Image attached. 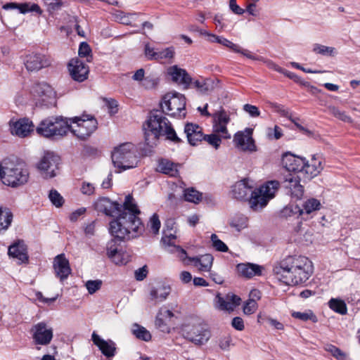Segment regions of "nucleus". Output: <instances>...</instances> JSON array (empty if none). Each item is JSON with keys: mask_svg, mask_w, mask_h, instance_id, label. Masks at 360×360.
<instances>
[{"mask_svg": "<svg viewBox=\"0 0 360 360\" xmlns=\"http://www.w3.org/2000/svg\"><path fill=\"white\" fill-rule=\"evenodd\" d=\"M250 207L254 210L262 209L265 207L269 199L264 193H259V189H253L252 193L249 198Z\"/></svg>", "mask_w": 360, "mask_h": 360, "instance_id": "nucleus-33", "label": "nucleus"}, {"mask_svg": "<svg viewBox=\"0 0 360 360\" xmlns=\"http://www.w3.org/2000/svg\"><path fill=\"white\" fill-rule=\"evenodd\" d=\"M257 302L253 299H250L243 307V311L245 314H252L257 309Z\"/></svg>", "mask_w": 360, "mask_h": 360, "instance_id": "nucleus-57", "label": "nucleus"}, {"mask_svg": "<svg viewBox=\"0 0 360 360\" xmlns=\"http://www.w3.org/2000/svg\"><path fill=\"white\" fill-rule=\"evenodd\" d=\"M80 190L83 194L91 195L94 193L95 188L94 185L91 183L83 182Z\"/></svg>", "mask_w": 360, "mask_h": 360, "instance_id": "nucleus-62", "label": "nucleus"}, {"mask_svg": "<svg viewBox=\"0 0 360 360\" xmlns=\"http://www.w3.org/2000/svg\"><path fill=\"white\" fill-rule=\"evenodd\" d=\"M187 338L198 345L204 344L207 342V340L210 338V332L205 327V325L198 324L196 326H193L188 332H187Z\"/></svg>", "mask_w": 360, "mask_h": 360, "instance_id": "nucleus-21", "label": "nucleus"}, {"mask_svg": "<svg viewBox=\"0 0 360 360\" xmlns=\"http://www.w3.org/2000/svg\"><path fill=\"white\" fill-rule=\"evenodd\" d=\"M170 293V288L161 285L158 288H153L150 292V300L156 302L164 301Z\"/></svg>", "mask_w": 360, "mask_h": 360, "instance_id": "nucleus-35", "label": "nucleus"}, {"mask_svg": "<svg viewBox=\"0 0 360 360\" xmlns=\"http://www.w3.org/2000/svg\"><path fill=\"white\" fill-rule=\"evenodd\" d=\"M70 131L75 136L80 140L87 139L91 134L97 129V120L89 115L75 117L68 119Z\"/></svg>", "mask_w": 360, "mask_h": 360, "instance_id": "nucleus-7", "label": "nucleus"}, {"mask_svg": "<svg viewBox=\"0 0 360 360\" xmlns=\"http://www.w3.org/2000/svg\"><path fill=\"white\" fill-rule=\"evenodd\" d=\"M250 180L244 179L236 182L231 190L234 198L240 200H248L253 191V186L249 183Z\"/></svg>", "mask_w": 360, "mask_h": 360, "instance_id": "nucleus-22", "label": "nucleus"}, {"mask_svg": "<svg viewBox=\"0 0 360 360\" xmlns=\"http://www.w3.org/2000/svg\"><path fill=\"white\" fill-rule=\"evenodd\" d=\"M53 268L56 276L61 281L66 279L71 273L69 261L63 254L58 255L54 259Z\"/></svg>", "mask_w": 360, "mask_h": 360, "instance_id": "nucleus-24", "label": "nucleus"}, {"mask_svg": "<svg viewBox=\"0 0 360 360\" xmlns=\"http://www.w3.org/2000/svg\"><path fill=\"white\" fill-rule=\"evenodd\" d=\"M218 308L221 310L233 311L240 304L241 299L236 295L227 294L225 297L217 296Z\"/></svg>", "mask_w": 360, "mask_h": 360, "instance_id": "nucleus-27", "label": "nucleus"}, {"mask_svg": "<svg viewBox=\"0 0 360 360\" xmlns=\"http://www.w3.org/2000/svg\"><path fill=\"white\" fill-rule=\"evenodd\" d=\"M157 171L172 177L179 174L178 165L166 159H162L159 161Z\"/></svg>", "mask_w": 360, "mask_h": 360, "instance_id": "nucleus-34", "label": "nucleus"}, {"mask_svg": "<svg viewBox=\"0 0 360 360\" xmlns=\"http://www.w3.org/2000/svg\"><path fill=\"white\" fill-rule=\"evenodd\" d=\"M252 129L246 128L244 131H238L233 137L236 146L243 151L255 152L257 150L255 141L252 136Z\"/></svg>", "mask_w": 360, "mask_h": 360, "instance_id": "nucleus-14", "label": "nucleus"}, {"mask_svg": "<svg viewBox=\"0 0 360 360\" xmlns=\"http://www.w3.org/2000/svg\"><path fill=\"white\" fill-rule=\"evenodd\" d=\"M2 8L4 10L18 9L21 14L27 13H36L38 15L42 14V10L37 4L32 2L16 3L10 2L3 5Z\"/></svg>", "mask_w": 360, "mask_h": 360, "instance_id": "nucleus-23", "label": "nucleus"}, {"mask_svg": "<svg viewBox=\"0 0 360 360\" xmlns=\"http://www.w3.org/2000/svg\"><path fill=\"white\" fill-rule=\"evenodd\" d=\"M327 111L329 114L333 115L338 120L345 122L352 123V119L347 115L345 111L340 110L338 108L330 105L327 108Z\"/></svg>", "mask_w": 360, "mask_h": 360, "instance_id": "nucleus-42", "label": "nucleus"}, {"mask_svg": "<svg viewBox=\"0 0 360 360\" xmlns=\"http://www.w3.org/2000/svg\"><path fill=\"white\" fill-rule=\"evenodd\" d=\"M150 227L151 231L157 234L159 232L160 228V221L157 214H153L150 219Z\"/></svg>", "mask_w": 360, "mask_h": 360, "instance_id": "nucleus-56", "label": "nucleus"}, {"mask_svg": "<svg viewBox=\"0 0 360 360\" xmlns=\"http://www.w3.org/2000/svg\"><path fill=\"white\" fill-rule=\"evenodd\" d=\"M211 241L212 243V246L214 249L219 252H226L229 250L227 245L220 239H219L218 236L213 233L211 236Z\"/></svg>", "mask_w": 360, "mask_h": 360, "instance_id": "nucleus-50", "label": "nucleus"}, {"mask_svg": "<svg viewBox=\"0 0 360 360\" xmlns=\"http://www.w3.org/2000/svg\"><path fill=\"white\" fill-rule=\"evenodd\" d=\"M300 176L296 173L289 174L283 181L286 193L295 200L300 199L304 194V187L300 184Z\"/></svg>", "mask_w": 360, "mask_h": 360, "instance_id": "nucleus-13", "label": "nucleus"}, {"mask_svg": "<svg viewBox=\"0 0 360 360\" xmlns=\"http://www.w3.org/2000/svg\"><path fill=\"white\" fill-rule=\"evenodd\" d=\"M168 74L172 76L174 82L184 84L187 87L191 82V77L184 69L179 68L176 65L171 67L168 70Z\"/></svg>", "mask_w": 360, "mask_h": 360, "instance_id": "nucleus-31", "label": "nucleus"}, {"mask_svg": "<svg viewBox=\"0 0 360 360\" xmlns=\"http://www.w3.org/2000/svg\"><path fill=\"white\" fill-rule=\"evenodd\" d=\"M34 125L29 119L23 118L20 119L17 122H15L13 125V134L20 136L25 137L30 132L33 131Z\"/></svg>", "mask_w": 360, "mask_h": 360, "instance_id": "nucleus-30", "label": "nucleus"}, {"mask_svg": "<svg viewBox=\"0 0 360 360\" xmlns=\"http://www.w3.org/2000/svg\"><path fill=\"white\" fill-rule=\"evenodd\" d=\"M94 207L98 212H103L107 216L115 217V219H117L124 212H129V210H125L124 202L122 205L105 197L99 198L95 202Z\"/></svg>", "mask_w": 360, "mask_h": 360, "instance_id": "nucleus-10", "label": "nucleus"}, {"mask_svg": "<svg viewBox=\"0 0 360 360\" xmlns=\"http://www.w3.org/2000/svg\"><path fill=\"white\" fill-rule=\"evenodd\" d=\"M248 218L245 215L237 214L231 219L229 224L237 231H240L248 226Z\"/></svg>", "mask_w": 360, "mask_h": 360, "instance_id": "nucleus-37", "label": "nucleus"}, {"mask_svg": "<svg viewBox=\"0 0 360 360\" xmlns=\"http://www.w3.org/2000/svg\"><path fill=\"white\" fill-rule=\"evenodd\" d=\"M238 273L245 278H252L262 274V267L258 264L251 263H241L236 266Z\"/></svg>", "mask_w": 360, "mask_h": 360, "instance_id": "nucleus-29", "label": "nucleus"}, {"mask_svg": "<svg viewBox=\"0 0 360 360\" xmlns=\"http://www.w3.org/2000/svg\"><path fill=\"white\" fill-rule=\"evenodd\" d=\"M185 200L193 203H198L201 200V193L193 188H187L184 191Z\"/></svg>", "mask_w": 360, "mask_h": 360, "instance_id": "nucleus-45", "label": "nucleus"}, {"mask_svg": "<svg viewBox=\"0 0 360 360\" xmlns=\"http://www.w3.org/2000/svg\"><path fill=\"white\" fill-rule=\"evenodd\" d=\"M321 207L320 202L315 198H310L307 200L302 205L303 214H309L314 211L319 210Z\"/></svg>", "mask_w": 360, "mask_h": 360, "instance_id": "nucleus-44", "label": "nucleus"}, {"mask_svg": "<svg viewBox=\"0 0 360 360\" xmlns=\"http://www.w3.org/2000/svg\"><path fill=\"white\" fill-rule=\"evenodd\" d=\"M136 15V13H126L122 11H116L113 13V17L115 21L128 25L131 24L132 17Z\"/></svg>", "mask_w": 360, "mask_h": 360, "instance_id": "nucleus-43", "label": "nucleus"}, {"mask_svg": "<svg viewBox=\"0 0 360 360\" xmlns=\"http://www.w3.org/2000/svg\"><path fill=\"white\" fill-rule=\"evenodd\" d=\"M188 259L199 271H210L214 258L211 255L205 254L200 257H189Z\"/></svg>", "mask_w": 360, "mask_h": 360, "instance_id": "nucleus-32", "label": "nucleus"}, {"mask_svg": "<svg viewBox=\"0 0 360 360\" xmlns=\"http://www.w3.org/2000/svg\"><path fill=\"white\" fill-rule=\"evenodd\" d=\"M292 316L304 321L311 320L313 323H316L318 321L316 316L311 310L306 312L295 311L292 314Z\"/></svg>", "mask_w": 360, "mask_h": 360, "instance_id": "nucleus-48", "label": "nucleus"}, {"mask_svg": "<svg viewBox=\"0 0 360 360\" xmlns=\"http://www.w3.org/2000/svg\"><path fill=\"white\" fill-rule=\"evenodd\" d=\"M148 274L147 267L144 266L135 271V278L137 281H143Z\"/></svg>", "mask_w": 360, "mask_h": 360, "instance_id": "nucleus-64", "label": "nucleus"}, {"mask_svg": "<svg viewBox=\"0 0 360 360\" xmlns=\"http://www.w3.org/2000/svg\"><path fill=\"white\" fill-rule=\"evenodd\" d=\"M304 158L295 155L290 153H285L283 155L281 163L288 172L302 174V168L304 166Z\"/></svg>", "mask_w": 360, "mask_h": 360, "instance_id": "nucleus-19", "label": "nucleus"}, {"mask_svg": "<svg viewBox=\"0 0 360 360\" xmlns=\"http://www.w3.org/2000/svg\"><path fill=\"white\" fill-rule=\"evenodd\" d=\"M132 333L139 340L148 342L151 339L150 332L144 327L135 323L133 325Z\"/></svg>", "mask_w": 360, "mask_h": 360, "instance_id": "nucleus-40", "label": "nucleus"}, {"mask_svg": "<svg viewBox=\"0 0 360 360\" xmlns=\"http://www.w3.org/2000/svg\"><path fill=\"white\" fill-rule=\"evenodd\" d=\"M176 239L174 234L165 235L161 239V242L169 252L177 253L178 256L184 260L186 258V252L179 245H175L173 240Z\"/></svg>", "mask_w": 360, "mask_h": 360, "instance_id": "nucleus-28", "label": "nucleus"}, {"mask_svg": "<svg viewBox=\"0 0 360 360\" xmlns=\"http://www.w3.org/2000/svg\"><path fill=\"white\" fill-rule=\"evenodd\" d=\"M68 70L72 79L82 82L88 78L89 68L79 58H72L68 63Z\"/></svg>", "mask_w": 360, "mask_h": 360, "instance_id": "nucleus-17", "label": "nucleus"}, {"mask_svg": "<svg viewBox=\"0 0 360 360\" xmlns=\"http://www.w3.org/2000/svg\"><path fill=\"white\" fill-rule=\"evenodd\" d=\"M194 85L201 93L206 94L210 91V85L207 81L197 80L194 82Z\"/></svg>", "mask_w": 360, "mask_h": 360, "instance_id": "nucleus-60", "label": "nucleus"}, {"mask_svg": "<svg viewBox=\"0 0 360 360\" xmlns=\"http://www.w3.org/2000/svg\"><path fill=\"white\" fill-rule=\"evenodd\" d=\"M8 254L18 260L19 264L28 262L27 248L22 241H18L8 248Z\"/></svg>", "mask_w": 360, "mask_h": 360, "instance_id": "nucleus-26", "label": "nucleus"}, {"mask_svg": "<svg viewBox=\"0 0 360 360\" xmlns=\"http://www.w3.org/2000/svg\"><path fill=\"white\" fill-rule=\"evenodd\" d=\"M30 333L35 345H48L53 337V328L45 322H39L30 329Z\"/></svg>", "mask_w": 360, "mask_h": 360, "instance_id": "nucleus-11", "label": "nucleus"}, {"mask_svg": "<svg viewBox=\"0 0 360 360\" xmlns=\"http://www.w3.org/2000/svg\"><path fill=\"white\" fill-rule=\"evenodd\" d=\"M243 110L252 117H257L260 115L258 108L251 104H245L243 105Z\"/></svg>", "mask_w": 360, "mask_h": 360, "instance_id": "nucleus-58", "label": "nucleus"}, {"mask_svg": "<svg viewBox=\"0 0 360 360\" xmlns=\"http://www.w3.org/2000/svg\"><path fill=\"white\" fill-rule=\"evenodd\" d=\"M70 129L68 118L50 117L43 120L37 127V132L46 138L58 139L65 136Z\"/></svg>", "mask_w": 360, "mask_h": 360, "instance_id": "nucleus-5", "label": "nucleus"}, {"mask_svg": "<svg viewBox=\"0 0 360 360\" xmlns=\"http://www.w3.org/2000/svg\"><path fill=\"white\" fill-rule=\"evenodd\" d=\"M155 60H160L163 59H170L172 58L174 56V49L172 47L167 48L163 50L157 51L155 54Z\"/></svg>", "mask_w": 360, "mask_h": 360, "instance_id": "nucleus-51", "label": "nucleus"}, {"mask_svg": "<svg viewBox=\"0 0 360 360\" xmlns=\"http://www.w3.org/2000/svg\"><path fill=\"white\" fill-rule=\"evenodd\" d=\"M52 60L44 54L31 53L25 56L24 65L28 72H37L51 65Z\"/></svg>", "mask_w": 360, "mask_h": 360, "instance_id": "nucleus-12", "label": "nucleus"}, {"mask_svg": "<svg viewBox=\"0 0 360 360\" xmlns=\"http://www.w3.org/2000/svg\"><path fill=\"white\" fill-rule=\"evenodd\" d=\"M214 132L210 135H205L203 140L206 141L210 145L212 146L214 148L217 149L221 142V138Z\"/></svg>", "mask_w": 360, "mask_h": 360, "instance_id": "nucleus-53", "label": "nucleus"}, {"mask_svg": "<svg viewBox=\"0 0 360 360\" xmlns=\"http://www.w3.org/2000/svg\"><path fill=\"white\" fill-rule=\"evenodd\" d=\"M184 133L186 134L188 143L192 146L197 145L205 138L202 128L193 123H187L185 125Z\"/></svg>", "mask_w": 360, "mask_h": 360, "instance_id": "nucleus-25", "label": "nucleus"}, {"mask_svg": "<svg viewBox=\"0 0 360 360\" xmlns=\"http://www.w3.org/2000/svg\"><path fill=\"white\" fill-rule=\"evenodd\" d=\"M60 163V158L53 152H46L38 163V169L46 179L57 175Z\"/></svg>", "mask_w": 360, "mask_h": 360, "instance_id": "nucleus-9", "label": "nucleus"}, {"mask_svg": "<svg viewBox=\"0 0 360 360\" xmlns=\"http://www.w3.org/2000/svg\"><path fill=\"white\" fill-rule=\"evenodd\" d=\"M111 158L115 167L122 170L134 168L138 162L136 150L131 143H124L115 148Z\"/></svg>", "mask_w": 360, "mask_h": 360, "instance_id": "nucleus-6", "label": "nucleus"}, {"mask_svg": "<svg viewBox=\"0 0 360 360\" xmlns=\"http://www.w3.org/2000/svg\"><path fill=\"white\" fill-rule=\"evenodd\" d=\"M162 112L175 117H186V98L184 95L174 92L165 94L161 103Z\"/></svg>", "mask_w": 360, "mask_h": 360, "instance_id": "nucleus-8", "label": "nucleus"}, {"mask_svg": "<svg viewBox=\"0 0 360 360\" xmlns=\"http://www.w3.org/2000/svg\"><path fill=\"white\" fill-rule=\"evenodd\" d=\"M91 52L90 46L86 42H82L79 47V56L80 57H87Z\"/></svg>", "mask_w": 360, "mask_h": 360, "instance_id": "nucleus-61", "label": "nucleus"}, {"mask_svg": "<svg viewBox=\"0 0 360 360\" xmlns=\"http://www.w3.org/2000/svg\"><path fill=\"white\" fill-rule=\"evenodd\" d=\"M47 10L50 13H55L60 11L63 6V2L62 0H49L46 2Z\"/></svg>", "mask_w": 360, "mask_h": 360, "instance_id": "nucleus-54", "label": "nucleus"}, {"mask_svg": "<svg viewBox=\"0 0 360 360\" xmlns=\"http://www.w3.org/2000/svg\"><path fill=\"white\" fill-rule=\"evenodd\" d=\"M213 131L218 134L221 138L231 139V134L228 132L226 125L230 121L229 115L224 110L218 111L212 115Z\"/></svg>", "mask_w": 360, "mask_h": 360, "instance_id": "nucleus-15", "label": "nucleus"}, {"mask_svg": "<svg viewBox=\"0 0 360 360\" xmlns=\"http://www.w3.org/2000/svg\"><path fill=\"white\" fill-rule=\"evenodd\" d=\"M231 326L237 330H243L245 328L244 322L242 318L239 316L234 317L232 319Z\"/></svg>", "mask_w": 360, "mask_h": 360, "instance_id": "nucleus-63", "label": "nucleus"}, {"mask_svg": "<svg viewBox=\"0 0 360 360\" xmlns=\"http://www.w3.org/2000/svg\"><path fill=\"white\" fill-rule=\"evenodd\" d=\"M313 51L323 56H334L336 53L335 49L324 45L316 44L314 45Z\"/></svg>", "mask_w": 360, "mask_h": 360, "instance_id": "nucleus-46", "label": "nucleus"}, {"mask_svg": "<svg viewBox=\"0 0 360 360\" xmlns=\"http://www.w3.org/2000/svg\"><path fill=\"white\" fill-rule=\"evenodd\" d=\"M280 183L278 181H269L260 186L259 193H264L269 199L274 198L276 192L278 189Z\"/></svg>", "mask_w": 360, "mask_h": 360, "instance_id": "nucleus-36", "label": "nucleus"}, {"mask_svg": "<svg viewBox=\"0 0 360 360\" xmlns=\"http://www.w3.org/2000/svg\"><path fill=\"white\" fill-rule=\"evenodd\" d=\"M31 92L34 96L40 98L41 102L45 105H51L55 103L56 92L47 83L35 84L32 87Z\"/></svg>", "mask_w": 360, "mask_h": 360, "instance_id": "nucleus-16", "label": "nucleus"}, {"mask_svg": "<svg viewBox=\"0 0 360 360\" xmlns=\"http://www.w3.org/2000/svg\"><path fill=\"white\" fill-rule=\"evenodd\" d=\"M328 305L332 310L337 313H339L342 315L347 314V305L345 301L340 299L331 298L328 302Z\"/></svg>", "mask_w": 360, "mask_h": 360, "instance_id": "nucleus-41", "label": "nucleus"}, {"mask_svg": "<svg viewBox=\"0 0 360 360\" xmlns=\"http://www.w3.org/2000/svg\"><path fill=\"white\" fill-rule=\"evenodd\" d=\"M323 161L321 157L314 155L310 161L304 160V166L302 168V174L308 180L316 176L323 170Z\"/></svg>", "mask_w": 360, "mask_h": 360, "instance_id": "nucleus-18", "label": "nucleus"}, {"mask_svg": "<svg viewBox=\"0 0 360 360\" xmlns=\"http://www.w3.org/2000/svg\"><path fill=\"white\" fill-rule=\"evenodd\" d=\"M274 272L279 280L288 285L305 283L312 275V262L302 255H290L283 259L275 266Z\"/></svg>", "mask_w": 360, "mask_h": 360, "instance_id": "nucleus-2", "label": "nucleus"}, {"mask_svg": "<svg viewBox=\"0 0 360 360\" xmlns=\"http://www.w3.org/2000/svg\"><path fill=\"white\" fill-rule=\"evenodd\" d=\"M29 173L20 164H15L9 159H4L0 163V179L5 185L17 187L27 183Z\"/></svg>", "mask_w": 360, "mask_h": 360, "instance_id": "nucleus-4", "label": "nucleus"}, {"mask_svg": "<svg viewBox=\"0 0 360 360\" xmlns=\"http://www.w3.org/2000/svg\"><path fill=\"white\" fill-rule=\"evenodd\" d=\"M159 83V79L157 77H145L142 85L148 89H153L157 86Z\"/></svg>", "mask_w": 360, "mask_h": 360, "instance_id": "nucleus-59", "label": "nucleus"}, {"mask_svg": "<svg viewBox=\"0 0 360 360\" xmlns=\"http://www.w3.org/2000/svg\"><path fill=\"white\" fill-rule=\"evenodd\" d=\"M13 220V214L8 209L0 208V231L6 230Z\"/></svg>", "mask_w": 360, "mask_h": 360, "instance_id": "nucleus-38", "label": "nucleus"}, {"mask_svg": "<svg viewBox=\"0 0 360 360\" xmlns=\"http://www.w3.org/2000/svg\"><path fill=\"white\" fill-rule=\"evenodd\" d=\"M282 217L288 218L292 216L299 217L303 214V210L297 205H288L285 207L281 212Z\"/></svg>", "mask_w": 360, "mask_h": 360, "instance_id": "nucleus-39", "label": "nucleus"}, {"mask_svg": "<svg viewBox=\"0 0 360 360\" xmlns=\"http://www.w3.org/2000/svg\"><path fill=\"white\" fill-rule=\"evenodd\" d=\"M102 285V281L97 280H89L85 283V286L89 294L92 295L98 290Z\"/></svg>", "mask_w": 360, "mask_h": 360, "instance_id": "nucleus-52", "label": "nucleus"}, {"mask_svg": "<svg viewBox=\"0 0 360 360\" xmlns=\"http://www.w3.org/2000/svg\"><path fill=\"white\" fill-rule=\"evenodd\" d=\"M124 209L129 212H124L117 219L110 223V233L114 238L106 244L107 256L120 250V243L125 239L137 236L143 230V225L139 215L141 212L131 195H127L124 200Z\"/></svg>", "mask_w": 360, "mask_h": 360, "instance_id": "nucleus-1", "label": "nucleus"}, {"mask_svg": "<svg viewBox=\"0 0 360 360\" xmlns=\"http://www.w3.org/2000/svg\"><path fill=\"white\" fill-rule=\"evenodd\" d=\"M91 340L105 356L108 359H112L115 356L117 348L115 343L112 340H105L95 332L92 333Z\"/></svg>", "mask_w": 360, "mask_h": 360, "instance_id": "nucleus-20", "label": "nucleus"}, {"mask_svg": "<svg viewBox=\"0 0 360 360\" xmlns=\"http://www.w3.org/2000/svg\"><path fill=\"white\" fill-rule=\"evenodd\" d=\"M108 257L115 264L122 265L127 262L125 258H128V256L122 250H120L115 253L108 255Z\"/></svg>", "mask_w": 360, "mask_h": 360, "instance_id": "nucleus-47", "label": "nucleus"}, {"mask_svg": "<svg viewBox=\"0 0 360 360\" xmlns=\"http://www.w3.org/2000/svg\"><path fill=\"white\" fill-rule=\"evenodd\" d=\"M49 198L51 203L56 207H61L64 203V199L63 196L55 189L50 191Z\"/></svg>", "mask_w": 360, "mask_h": 360, "instance_id": "nucleus-49", "label": "nucleus"}, {"mask_svg": "<svg viewBox=\"0 0 360 360\" xmlns=\"http://www.w3.org/2000/svg\"><path fill=\"white\" fill-rule=\"evenodd\" d=\"M217 43L220 44L224 46H226L233 51H240V46L236 44H233L229 39L219 37Z\"/></svg>", "mask_w": 360, "mask_h": 360, "instance_id": "nucleus-55", "label": "nucleus"}, {"mask_svg": "<svg viewBox=\"0 0 360 360\" xmlns=\"http://www.w3.org/2000/svg\"><path fill=\"white\" fill-rule=\"evenodd\" d=\"M160 136H165L167 140L174 143L181 142L170 122L159 110H153L146 121V127H144L146 145L149 148L155 147Z\"/></svg>", "mask_w": 360, "mask_h": 360, "instance_id": "nucleus-3", "label": "nucleus"}]
</instances>
